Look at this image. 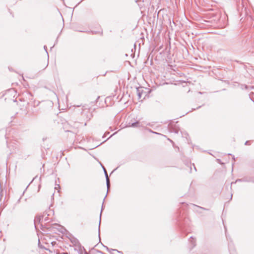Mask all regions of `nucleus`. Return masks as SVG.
<instances>
[{
    "instance_id": "1",
    "label": "nucleus",
    "mask_w": 254,
    "mask_h": 254,
    "mask_svg": "<svg viewBox=\"0 0 254 254\" xmlns=\"http://www.w3.org/2000/svg\"><path fill=\"white\" fill-rule=\"evenodd\" d=\"M48 215H47L46 213H44L43 215L41 216H37L35 218V223H43V222H48L49 219L48 218Z\"/></svg>"
},
{
    "instance_id": "2",
    "label": "nucleus",
    "mask_w": 254,
    "mask_h": 254,
    "mask_svg": "<svg viewBox=\"0 0 254 254\" xmlns=\"http://www.w3.org/2000/svg\"><path fill=\"white\" fill-rule=\"evenodd\" d=\"M136 93L138 96V99H140L142 96L143 90L142 87H138L136 88Z\"/></svg>"
},
{
    "instance_id": "3",
    "label": "nucleus",
    "mask_w": 254,
    "mask_h": 254,
    "mask_svg": "<svg viewBox=\"0 0 254 254\" xmlns=\"http://www.w3.org/2000/svg\"><path fill=\"white\" fill-rule=\"evenodd\" d=\"M76 250L78 251V254H82L83 251H84V248L82 247L81 246H77V248H76Z\"/></svg>"
},
{
    "instance_id": "4",
    "label": "nucleus",
    "mask_w": 254,
    "mask_h": 254,
    "mask_svg": "<svg viewBox=\"0 0 254 254\" xmlns=\"http://www.w3.org/2000/svg\"><path fill=\"white\" fill-rule=\"evenodd\" d=\"M190 243L191 244V249L193 248L195 246V241L193 238L190 237Z\"/></svg>"
},
{
    "instance_id": "5",
    "label": "nucleus",
    "mask_w": 254,
    "mask_h": 254,
    "mask_svg": "<svg viewBox=\"0 0 254 254\" xmlns=\"http://www.w3.org/2000/svg\"><path fill=\"white\" fill-rule=\"evenodd\" d=\"M103 203H104V202H103V204H102V205H103ZM102 210H103V206H102V209H101V212H100V218H101V214H102ZM100 223H101V218H100V221H99V229H98L99 238V239H100Z\"/></svg>"
},
{
    "instance_id": "6",
    "label": "nucleus",
    "mask_w": 254,
    "mask_h": 254,
    "mask_svg": "<svg viewBox=\"0 0 254 254\" xmlns=\"http://www.w3.org/2000/svg\"><path fill=\"white\" fill-rule=\"evenodd\" d=\"M139 123L138 122H134L130 126L131 127H139Z\"/></svg>"
},
{
    "instance_id": "7",
    "label": "nucleus",
    "mask_w": 254,
    "mask_h": 254,
    "mask_svg": "<svg viewBox=\"0 0 254 254\" xmlns=\"http://www.w3.org/2000/svg\"><path fill=\"white\" fill-rule=\"evenodd\" d=\"M106 184H107V191H108V190H109V189L110 188V186L109 178H107V179L106 180Z\"/></svg>"
},
{
    "instance_id": "8",
    "label": "nucleus",
    "mask_w": 254,
    "mask_h": 254,
    "mask_svg": "<svg viewBox=\"0 0 254 254\" xmlns=\"http://www.w3.org/2000/svg\"><path fill=\"white\" fill-rule=\"evenodd\" d=\"M78 246H75L74 247H73V252H72V254H78V251L77 250H76V248H77V247Z\"/></svg>"
},
{
    "instance_id": "9",
    "label": "nucleus",
    "mask_w": 254,
    "mask_h": 254,
    "mask_svg": "<svg viewBox=\"0 0 254 254\" xmlns=\"http://www.w3.org/2000/svg\"><path fill=\"white\" fill-rule=\"evenodd\" d=\"M103 168L104 169V172L105 175V177H106V180H107V178H109V176H108V173H107V171L106 170L105 168L104 167H103Z\"/></svg>"
},
{
    "instance_id": "10",
    "label": "nucleus",
    "mask_w": 254,
    "mask_h": 254,
    "mask_svg": "<svg viewBox=\"0 0 254 254\" xmlns=\"http://www.w3.org/2000/svg\"><path fill=\"white\" fill-rule=\"evenodd\" d=\"M245 88L246 89H254V86H248L247 85H245Z\"/></svg>"
},
{
    "instance_id": "11",
    "label": "nucleus",
    "mask_w": 254,
    "mask_h": 254,
    "mask_svg": "<svg viewBox=\"0 0 254 254\" xmlns=\"http://www.w3.org/2000/svg\"><path fill=\"white\" fill-rule=\"evenodd\" d=\"M2 190H1V185H0V199H1V197H2Z\"/></svg>"
},
{
    "instance_id": "12",
    "label": "nucleus",
    "mask_w": 254,
    "mask_h": 254,
    "mask_svg": "<svg viewBox=\"0 0 254 254\" xmlns=\"http://www.w3.org/2000/svg\"><path fill=\"white\" fill-rule=\"evenodd\" d=\"M208 16H218V14H217V13H209V14H208Z\"/></svg>"
},
{
    "instance_id": "13",
    "label": "nucleus",
    "mask_w": 254,
    "mask_h": 254,
    "mask_svg": "<svg viewBox=\"0 0 254 254\" xmlns=\"http://www.w3.org/2000/svg\"><path fill=\"white\" fill-rule=\"evenodd\" d=\"M242 181V180H241V179H238V180H237L235 182V183H236V182H238V181ZM234 182H232V183H231V185H232V184H234Z\"/></svg>"
},
{
    "instance_id": "14",
    "label": "nucleus",
    "mask_w": 254,
    "mask_h": 254,
    "mask_svg": "<svg viewBox=\"0 0 254 254\" xmlns=\"http://www.w3.org/2000/svg\"><path fill=\"white\" fill-rule=\"evenodd\" d=\"M44 48L45 49V50L46 51L47 54V55H48V57H49V55H48V52H47V47L46 46H44Z\"/></svg>"
},
{
    "instance_id": "15",
    "label": "nucleus",
    "mask_w": 254,
    "mask_h": 254,
    "mask_svg": "<svg viewBox=\"0 0 254 254\" xmlns=\"http://www.w3.org/2000/svg\"><path fill=\"white\" fill-rule=\"evenodd\" d=\"M57 254H67V253H64V252H63V253H57Z\"/></svg>"
},
{
    "instance_id": "16",
    "label": "nucleus",
    "mask_w": 254,
    "mask_h": 254,
    "mask_svg": "<svg viewBox=\"0 0 254 254\" xmlns=\"http://www.w3.org/2000/svg\"><path fill=\"white\" fill-rule=\"evenodd\" d=\"M113 250V251H116V250ZM117 251L118 253H121V254H123V253H122V252H120V251H117Z\"/></svg>"
},
{
    "instance_id": "17",
    "label": "nucleus",
    "mask_w": 254,
    "mask_h": 254,
    "mask_svg": "<svg viewBox=\"0 0 254 254\" xmlns=\"http://www.w3.org/2000/svg\"><path fill=\"white\" fill-rule=\"evenodd\" d=\"M248 143H249V141H247L246 142H245V145H248Z\"/></svg>"
},
{
    "instance_id": "18",
    "label": "nucleus",
    "mask_w": 254,
    "mask_h": 254,
    "mask_svg": "<svg viewBox=\"0 0 254 254\" xmlns=\"http://www.w3.org/2000/svg\"><path fill=\"white\" fill-rule=\"evenodd\" d=\"M151 132H153V133L159 134L158 133H157L156 132L153 131H151Z\"/></svg>"
},
{
    "instance_id": "19",
    "label": "nucleus",
    "mask_w": 254,
    "mask_h": 254,
    "mask_svg": "<svg viewBox=\"0 0 254 254\" xmlns=\"http://www.w3.org/2000/svg\"><path fill=\"white\" fill-rule=\"evenodd\" d=\"M199 208H201V209H204L205 210L206 209L203 208V207H199Z\"/></svg>"
},
{
    "instance_id": "20",
    "label": "nucleus",
    "mask_w": 254,
    "mask_h": 254,
    "mask_svg": "<svg viewBox=\"0 0 254 254\" xmlns=\"http://www.w3.org/2000/svg\"><path fill=\"white\" fill-rule=\"evenodd\" d=\"M63 17H64L63 16H62V21H63V22H64V20Z\"/></svg>"
},
{
    "instance_id": "21",
    "label": "nucleus",
    "mask_w": 254,
    "mask_h": 254,
    "mask_svg": "<svg viewBox=\"0 0 254 254\" xmlns=\"http://www.w3.org/2000/svg\"><path fill=\"white\" fill-rule=\"evenodd\" d=\"M232 196H233V195H232V194H231V198H230L231 199H232Z\"/></svg>"
},
{
    "instance_id": "22",
    "label": "nucleus",
    "mask_w": 254,
    "mask_h": 254,
    "mask_svg": "<svg viewBox=\"0 0 254 254\" xmlns=\"http://www.w3.org/2000/svg\"><path fill=\"white\" fill-rule=\"evenodd\" d=\"M106 249H107V250L108 251H109V249H108V247H106Z\"/></svg>"
},
{
    "instance_id": "23",
    "label": "nucleus",
    "mask_w": 254,
    "mask_h": 254,
    "mask_svg": "<svg viewBox=\"0 0 254 254\" xmlns=\"http://www.w3.org/2000/svg\"><path fill=\"white\" fill-rule=\"evenodd\" d=\"M160 12H159L158 13H157V16H158Z\"/></svg>"
},
{
    "instance_id": "24",
    "label": "nucleus",
    "mask_w": 254,
    "mask_h": 254,
    "mask_svg": "<svg viewBox=\"0 0 254 254\" xmlns=\"http://www.w3.org/2000/svg\"><path fill=\"white\" fill-rule=\"evenodd\" d=\"M115 171V170H113V171H112V173H113V172Z\"/></svg>"
},
{
    "instance_id": "25",
    "label": "nucleus",
    "mask_w": 254,
    "mask_h": 254,
    "mask_svg": "<svg viewBox=\"0 0 254 254\" xmlns=\"http://www.w3.org/2000/svg\"><path fill=\"white\" fill-rule=\"evenodd\" d=\"M115 171V170H113V171H112V173H113V172Z\"/></svg>"
},
{
    "instance_id": "26",
    "label": "nucleus",
    "mask_w": 254,
    "mask_h": 254,
    "mask_svg": "<svg viewBox=\"0 0 254 254\" xmlns=\"http://www.w3.org/2000/svg\"><path fill=\"white\" fill-rule=\"evenodd\" d=\"M115 171V170H113V171H112V173H113V172Z\"/></svg>"
},
{
    "instance_id": "27",
    "label": "nucleus",
    "mask_w": 254,
    "mask_h": 254,
    "mask_svg": "<svg viewBox=\"0 0 254 254\" xmlns=\"http://www.w3.org/2000/svg\"><path fill=\"white\" fill-rule=\"evenodd\" d=\"M194 169L195 171H196V168L194 167Z\"/></svg>"
},
{
    "instance_id": "28",
    "label": "nucleus",
    "mask_w": 254,
    "mask_h": 254,
    "mask_svg": "<svg viewBox=\"0 0 254 254\" xmlns=\"http://www.w3.org/2000/svg\"><path fill=\"white\" fill-rule=\"evenodd\" d=\"M253 95H254V94H253Z\"/></svg>"
}]
</instances>
